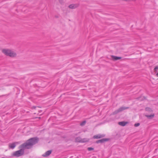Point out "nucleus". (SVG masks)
<instances>
[{"label":"nucleus","mask_w":158,"mask_h":158,"mask_svg":"<svg viewBox=\"0 0 158 158\" xmlns=\"http://www.w3.org/2000/svg\"><path fill=\"white\" fill-rule=\"evenodd\" d=\"M39 140L37 137L32 138L27 140L26 142L22 144V147H24L25 149H29L31 146L37 143Z\"/></svg>","instance_id":"f257e3e1"},{"label":"nucleus","mask_w":158,"mask_h":158,"mask_svg":"<svg viewBox=\"0 0 158 158\" xmlns=\"http://www.w3.org/2000/svg\"><path fill=\"white\" fill-rule=\"evenodd\" d=\"M2 52L5 55L11 57H15L17 55L15 52L9 49H3Z\"/></svg>","instance_id":"f03ea898"},{"label":"nucleus","mask_w":158,"mask_h":158,"mask_svg":"<svg viewBox=\"0 0 158 158\" xmlns=\"http://www.w3.org/2000/svg\"><path fill=\"white\" fill-rule=\"evenodd\" d=\"M19 150L14 152L13 153V156L16 157H19L23 155L24 153V150L25 148L24 147H22V145L19 147Z\"/></svg>","instance_id":"7ed1b4c3"},{"label":"nucleus","mask_w":158,"mask_h":158,"mask_svg":"<svg viewBox=\"0 0 158 158\" xmlns=\"http://www.w3.org/2000/svg\"><path fill=\"white\" fill-rule=\"evenodd\" d=\"M129 108V107H121L118 109V110H115L113 112V114H118L119 112H121L122 111L126 109H128Z\"/></svg>","instance_id":"20e7f679"},{"label":"nucleus","mask_w":158,"mask_h":158,"mask_svg":"<svg viewBox=\"0 0 158 158\" xmlns=\"http://www.w3.org/2000/svg\"><path fill=\"white\" fill-rule=\"evenodd\" d=\"M76 140L81 143H85L88 142L89 141V139L86 138L81 139L80 137H78L77 138Z\"/></svg>","instance_id":"39448f33"},{"label":"nucleus","mask_w":158,"mask_h":158,"mask_svg":"<svg viewBox=\"0 0 158 158\" xmlns=\"http://www.w3.org/2000/svg\"><path fill=\"white\" fill-rule=\"evenodd\" d=\"M79 6L78 4H72L69 6V8L72 9H74L76 8Z\"/></svg>","instance_id":"423d86ee"},{"label":"nucleus","mask_w":158,"mask_h":158,"mask_svg":"<svg viewBox=\"0 0 158 158\" xmlns=\"http://www.w3.org/2000/svg\"><path fill=\"white\" fill-rule=\"evenodd\" d=\"M108 140L107 139H102L100 140H97L96 143H104V142L107 141Z\"/></svg>","instance_id":"0eeeda50"},{"label":"nucleus","mask_w":158,"mask_h":158,"mask_svg":"<svg viewBox=\"0 0 158 158\" xmlns=\"http://www.w3.org/2000/svg\"><path fill=\"white\" fill-rule=\"evenodd\" d=\"M52 150H49L46 152L44 154L42 155V156L44 157H47L51 153Z\"/></svg>","instance_id":"6e6552de"},{"label":"nucleus","mask_w":158,"mask_h":158,"mask_svg":"<svg viewBox=\"0 0 158 158\" xmlns=\"http://www.w3.org/2000/svg\"><path fill=\"white\" fill-rule=\"evenodd\" d=\"M105 136V135H104L98 134V135H94L93 136V138L94 139H100V138H101Z\"/></svg>","instance_id":"1a4fd4ad"},{"label":"nucleus","mask_w":158,"mask_h":158,"mask_svg":"<svg viewBox=\"0 0 158 158\" xmlns=\"http://www.w3.org/2000/svg\"><path fill=\"white\" fill-rule=\"evenodd\" d=\"M16 143H17V142L9 143V147L11 149H14L16 146Z\"/></svg>","instance_id":"9d476101"},{"label":"nucleus","mask_w":158,"mask_h":158,"mask_svg":"<svg viewBox=\"0 0 158 158\" xmlns=\"http://www.w3.org/2000/svg\"><path fill=\"white\" fill-rule=\"evenodd\" d=\"M111 57L112 59L114 60H117L120 59L121 58V57H118L113 55L111 56Z\"/></svg>","instance_id":"9b49d317"},{"label":"nucleus","mask_w":158,"mask_h":158,"mask_svg":"<svg viewBox=\"0 0 158 158\" xmlns=\"http://www.w3.org/2000/svg\"><path fill=\"white\" fill-rule=\"evenodd\" d=\"M127 123V122H126L124 121H122L119 122L118 123V124L121 126H124L126 125V124Z\"/></svg>","instance_id":"f8f14e48"},{"label":"nucleus","mask_w":158,"mask_h":158,"mask_svg":"<svg viewBox=\"0 0 158 158\" xmlns=\"http://www.w3.org/2000/svg\"><path fill=\"white\" fill-rule=\"evenodd\" d=\"M154 71L156 73V76L158 77V66H156L154 69Z\"/></svg>","instance_id":"ddd939ff"},{"label":"nucleus","mask_w":158,"mask_h":158,"mask_svg":"<svg viewBox=\"0 0 158 158\" xmlns=\"http://www.w3.org/2000/svg\"><path fill=\"white\" fill-rule=\"evenodd\" d=\"M154 114H151L150 115H146V116L148 118H151L154 117Z\"/></svg>","instance_id":"4468645a"},{"label":"nucleus","mask_w":158,"mask_h":158,"mask_svg":"<svg viewBox=\"0 0 158 158\" xmlns=\"http://www.w3.org/2000/svg\"><path fill=\"white\" fill-rule=\"evenodd\" d=\"M86 121H84L80 123V125L81 126H84L86 123Z\"/></svg>","instance_id":"2eb2a0df"},{"label":"nucleus","mask_w":158,"mask_h":158,"mask_svg":"<svg viewBox=\"0 0 158 158\" xmlns=\"http://www.w3.org/2000/svg\"><path fill=\"white\" fill-rule=\"evenodd\" d=\"M87 149L89 151H91L93 150H94V148L91 147H89Z\"/></svg>","instance_id":"dca6fc26"},{"label":"nucleus","mask_w":158,"mask_h":158,"mask_svg":"<svg viewBox=\"0 0 158 158\" xmlns=\"http://www.w3.org/2000/svg\"><path fill=\"white\" fill-rule=\"evenodd\" d=\"M140 125V124L139 123H135L134 124V126L135 127H138Z\"/></svg>","instance_id":"f3484780"},{"label":"nucleus","mask_w":158,"mask_h":158,"mask_svg":"<svg viewBox=\"0 0 158 158\" xmlns=\"http://www.w3.org/2000/svg\"><path fill=\"white\" fill-rule=\"evenodd\" d=\"M59 0V1L61 3H62L63 2V0Z\"/></svg>","instance_id":"a211bd4d"},{"label":"nucleus","mask_w":158,"mask_h":158,"mask_svg":"<svg viewBox=\"0 0 158 158\" xmlns=\"http://www.w3.org/2000/svg\"><path fill=\"white\" fill-rule=\"evenodd\" d=\"M149 109V108H146V110H148V109Z\"/></svg>","instance_id":"6ab92c4d"},{"label":"nucleus","mask_w":158,"mask_h":158,"mask_svg":"<svg viewBox=\"0 0 158 158\" xmlns=\"http://www.w3.org/2000/svg\"><path fill=\"white\" fill-rule=\"evenodd\" d=\"M38 118H39L40 119V118H41V117H39Z\"/></svg>","instance_id":"aec40b11"}]
</instances>
